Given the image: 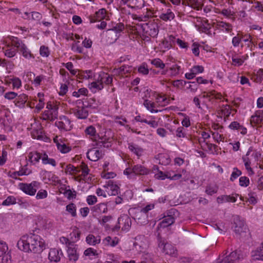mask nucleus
I'll return each instance as SVG.
<instances>
[{
  "instance_id": "f257e3e1",
  "label": "nucleus",
  "mask_w": 263,
  "mask_h": 263,
  "mask_svg": "<svg viewBox=\"0 0 263 263\" xmlns=\"http://www.w3.org/2000/svg\"><path fill=\"white\" fill-rule=\"evenodd\" d=\"M17 246L25 252L40 254L45 249L46 243L40 236L30 233L22 236L17 241Z\"/></svg>"
},
{
  "instance_id": "f03ea898",
  "label": "nucleus",
  "mask_w": 263,
  "mask_h": 263,
  "mask_svg": "<svg viewBox=\"0 0 263 263\" xmlns=\"http://www.w3.org/2000/svg\"><path fill=\"white\" fill-rule=\"evenodd\" d=\"M261 154L259 152L254 149L253 147H250L246 154L242 158L246 168L252 172L251 164L253 162H257Z\"/></svg>"
},
{
  "instance_id": "7ed1b4c3",
  "label": "nucleus",
  "mask_w": 263,
  "mask_h": 263,
  "mask_svg": "<svg viewBox=\"0 0 263 263\" xmlns=\"http://www.w3.org/2000/svg\"><path fill=\"white\" fill-rule=\"evenodd\" d=\"M158 247L161 249L162 252L165 255H168L173 257H177L178 251L174 246L170 243H167L161 237H158Z\"/></svg>"
},
{
  "instance_id": "20e7f679",
  "label": "nucleus",
  "mask_w": 263,
  "mask_h": 263,
  "mask_svg": "<svg viewBox=\"0 0 263 263\" xmlns=\"http://www.w3.org/2000/svg\"><path fill=\"white\" fill-rule=\"evenodd\" d=\"M40 183L36 181H32L30 183H20L18 184L19 189L24 193L30 196L35 195L37 190L40 187Z\"/></svg>"
},
{
  "instance_id": "39448f33",
  "label": "nucleus",
  "mask_w": 263,
  "mask_h": 263,
  "mask_svg": "<svg viewBox=\"0 0 263 263\" xmlns=\"http://www.w3.org/2000/svg\"><path fill=\"white\" fill-rule=\"evenodd\" d=\"M132 220L127 215H122L119 217L118 223L112 229L114 231H118L121 228L122 231L128 232L131 227Z\"/></svg>"
},
{
  "instance_id": "423d86ee",
  "label": "nucleus",
  "mask_w": 263,
  "mask_h": 263,
  "mask_svg": "<svg viewBox=\"0 0 263 263\" xmlns=\"http://www.w3.org/2000/svg\"><path fill=\"white\" fill-rule=\"evenodd\" d=\"M232 228L235 233L238 235H241L247 230L245 220L238 216L234 217Z\"/></svg>"
},
{
  "instance_id": "0eeeda50",
  "label": "nucleus",
  "mask_w": 263,
  "mask_h": 263,
  "mask_svg": "<svg viewBox=\"0 0 263 263\" xmlns=\"http://www.w3.org/2000/svg\"><path fill=\"white\" fill-rule=\"evenodd\" d=\"M55 125L61 130L69 131L72 128V124L70 120L66 116L60 117L55 122Z\"/></svg>"
},
{
  "instance_id": "6e6552de",
  "label": "nucleus",
  "mask_w": 263,
  "mask_h": 263,
  "mask_svg": "<svg viewBox=\"0 0 263 263\" xmlns=\"http://www.w3.org/2000/svg\"><path fill=\"white\" fill-rule=\"evenodd\" d=\"M171 211L164 213L162 215V220L159 223L158 228H165L173 224L175 222V218L172 215Z\"/></svg>"
},
{
  "instance_id": "1a4fd4ad",
  "label": "nucleus",
  "mask_w": 263,
  "mask_h": 263,
  "mask_svg": "<svg viewBox=\"0 0 263 263\" xmlns=\"http://www.w3.org/2000/svg\"><path fill=\"white\" fill-rule=\"evenodd\" d=\"M53 142L56 144L58 149L63 154H66L71 151V147L67 145L62 138L56 136L53 138Z\"/></svg>"
},
{
  "instance_id": "9d476101",
  "label": "nucleus",
  "mask_w": 263,
  "mask_h": 263,
  "mask_svg": "<svg viewBox=\"0 0 263 263\" xmlns=\"http://www.w3.org/2000/svg\"><path fill=\"white\" fill-rule=\"evenodd\" d=\"M133 217L136 222L140 225H145L148 221V215L143 213L140 210H136Z\"/></svg>"
},
{
  "instance_id": "9b49d317",
  "label": "nucleus",
  "mask_w": 263,
  "mask_h": 263,
  "mask_svg": "<svg viewBox=\"0 0 263 263\" xmlns=\"http://www.w3.org/2000/svg\"><path fill=\"white\" fill-rule=\"evenodd\" d=\"M67 253L68 259L72 262H75L79 258V254L77 252V245L74 243H69L67 247Z\"/></svg>"
},
{
  "instance_id": "f8f14e48",
  "label": "nucleus",
  "mask_w": 263,
  "mask_h": 263,
  "mask_svg": "<svg viewBox=\"0 0 263 263\" xmlns=\"http://www.w3.org/2000/svg\"><path fill=\"white\" fill-rule=\"evenodd\" d=\"M142 28L144 32L153 37L156 36L158 33V28L155 24L145 23L142 25Z\"/></svg>"
},
{
  "instance_id": "ddd939ff",
  "label": "nucleus",
  "mask_w": 263,
  "mask_h": 263,
  "mask_svg": "<svg viewBox=\"0 0 263 263\" xmlns=\"http://www.w3.org/2000/svg\"><path fill=\"white\" fill-rule=\"evenodd\" d=\"M132 171L134 175L138 176L147 175L151 172V170L149 169L140 164H138L133 166Z\"/></svg>"
},
{
  "instance_id": "4468645a",
  "label": "nucleus",
  "mask_w": 263,
  "mask_h": 263,
  "mask_svg": "<svg viewBox=\"0 0 263 263\" xmlns=\"http://www.w3.org/2000/svg\"><path fill=\"white\" fill-rule=\"evenodd\" d=\"M74 115L79 119H85L88 116V111L86 106H77L73 109Z\"/></svg>"
},
{
  "instance_id": "2eb2a0df",
  "label": "nucleus",
  "mask_w": 263,
  "mask_h": 263,
  "mask_svg": "<svg viewBox=\"0 0 263 263\" xmlns=\"http://www.w3.org/2000/svg\"><path fill=\"white\" fill-rule=\"evenodd\" d=\"M87 157L92 161H97L102 157V152L97 148H92L87 152Z\"/></svg>"
},
{
  "instance_id": "dca6fc26",
  "label": "nucleus",
  "mask_w": 263,
  "mask_h": 263,
  "mask_svg": "<svg viewBox=\"0 0 263 263\" xmlns=\"http://www.w3.org/2000/svg\"><path fill=\"white\" fill-rule=\"evenodd\" d=\"M62 254L61 249H51L49 252L48 258L51 261L58 262L60 260V255Z\"/></svg>"
},
{
  "instance_id": "f3484780",
  "label": "nucleus",
  "mask_w": 263,
  "mask_h": 263,
  "mask_svg": "<svg viewBox=\"0 0 263 263\" xmlns=\"http://www.w3.org/2000/svg\"><path fill=\"white\" fill-rule=\"evenodd\" d=\"M104 187L107 189L108 194L110 195L115 196L119 193V187L115 184L112 180H109Z\"/></svg>"
},
{
  "instance_id": "a211bd4d",
  "label": "nucleus",
  "mask_w": 263,
  "mask_h": 263,
  "mask_svg": "<svg viewBox=\"0 0 263 263\" xmlns=\"http://www.w3.org/2000/svg\"><path fill=\"white\" fill-rule=\"evenodd\" d=\"M58 111L57 108H54L52 110H45L43 114V119L44 120H49L53 121L57 118Z\"/></svg>"
},
{
  "instance_id": "6ab92c4d",
  "label": "nucleus",
  "mask_w": 263,
  "mask_h": 263,
  "mask_svg": "<svg viewBox=\"0 0 263 263\" xmlns=\"http://www.w3.org/2000/svg\"><path fill=\"white\" fill-rule=\"evenodd\" d=\"M239 254L237 251L231 252L229 255L227 256L221 261L217 263H233L235 261L239 259Z\"/></svg>"
},
{
  "instance_id": "aec40b11",
  "label": "nucleus",
  "mask_w": 263,
  "mask_h": 263,
  "mask_svg": "<svg viewBox=\"0 0 263 263\" xmlns=\"http://www.w3.org/2000/svg\"><path fill=\"white\" fill-rule=\"evenodd\" d=\"M128 148L132 153L137 156L138 158L142 156L144 152L142 148L133 142L128 143Z\"/></svg>"
},
{
  "instance_id": "412c9836",
  "label": "nucleus",
  "mask_w": 263,
  "mask_h": 263,
  "mask_svg": "<svg viewBox=\"0 0 263 263\" xmlns=\"http://www.w3.org/2000/svg\"><path fill=\"white\" fill-rule=\"evenodd\" d=\"M263 121V111L258 110L256 111L254 115L251 117L250 122L251 124L253 126L258 124H260Z\"/></svg>"
},
{
  "instance_id": "4be33fe9",
  "label": "nucleus",
  "mask_w": 263,
  "mask_h": 263,
  "mask_svg": "<svg viewBox=\"0 0 263 263\" xmlns=\"http://www.w3.org/2000/svg\"><path fill=\"white\" fill-rule=\"evenodd\" d=\"M215 27L218 29L224 31L228 33L231 32L232 30L231 24L222 21L217 22L215 24Z\"/></svg>"
},
{
  "instance_id": "5701e85b",
  "label": "nucleus",
  "mask_w": 263,
  "mask_h": 263,
  "mask_svg": "<svg viewBox=\"0 0 263 263\" xmlns=\"http://www.w3.org/2000/svg\"><path fill=\"white\" fill-rule=\"evenodd\" d=\"M17 97L14 101L15 105L20 108L23 107L27 101L28 96L24 93H22Z\"/></svg>"
},
{
  "instance_id": "b1692460",
  "label": "nucleus",
  "mask_w": 263,
  "mask_h": 263,
  "mask_svg": "<svg viewBox=\"0 0 263 263\" xmlns=\"http://www.w3.org/2000/svg\"><path fill=\"white\" fill-rule=\"evenodd\" d=\"M84 133L86 136H88L92 140L96 139L97 137L96 129L92 125L87 126L85 128Z\"/></svg>"
},
{
  "instance_id": "393cba45",
  "label": "nucleus",
  "mask_w": 263,
  "mask_h": 263,
  "mask_svg": "<svg viewBox=\"0 0 263 263\" xmlns=\"http://www.w3.org/2000/svg\"><path fill=\"white\" fill-rule=\"evenodd\" d=\"M5 55L11 58L14 57L17 52V49L12 45H8L5 48H3Z\"/></svg>"
},
{
  "instance_id": "a878e982",
  "label": "nucleus",
  "mask_w": 263,
  "mask_h": 263,
  "mask_svg": "<svg viewBox=\"0 0 263 263\" xmlns=\"http://www.w3.org/2000/svg\"><path fill=\"white\" fill-rule=\"evenodd\" d=\"M159 17L165 22L171 21L175 18V14L171 9H168L165 12L162 13L160 15Z\"/></svg>"
},
{
  "instance_id": "bb28decb",
  "label": "nucleus",
  "mask_w": 263,
  "mask_h": 263,
  "mask_svg": "<svg viewBox=\"0 0 263 263\" xmlns=\"http://www.w3.org/2000/svg\"><path fill=\"white\" fill-rule=\"evenodd\" d=\"M86 242L89 245L95 246L101 241L100 236H95L93 234H89L86 238Z\"/></svg>"
},
{
  "instance_id": "cd10ccee",
  "label": "nucleus",
  "mask_w": 263,
  "mask_h": 263,
  "mask_svg": "<svg viewBox=\"0 0 263 263\" xmlns=\"http://www.w3.org/2000/svg\"><path fill=\"white\" fill-rule=\"evenodd\" d=\"M113 139L112 138L100 137L99 138V144L104 147H110L112 144Z\"/></svg>"
},
{
  "instance_id": "c85d7f7f",
  "label": "nucleus",
  "mask_w": 263,
  "mask_h": 263,
  "mask_svg": "<svg viewBox=\"0 0 263 263\" xmlns=\"http://www.w3.org/2000/svg\"><path fill=\"white\" fill-rule=\"evenodd\" d=\"M88 87L92 91H96V90H102L104 88V86L103 84H102V82L99 80L98 78L97 81H93L90 83L88 85Z\"/></svg>"
},
{
  "instance_id": "c756f323",
  "label": "nucleus",
  "mask_w": 263,
  "mask_h": 263,
  "mask_svg": "<svg viewBox=\"0 0 263 263\" xmlns=\"http://www.w3.org/2000/svg\"><path fill=\"white\" fill-rule=\"evenodd\" d=\"M236 201V197L230 195H222L217 198V201L218 203H223L226 202H235Z\"/></svg>"
},
{
  "instance_id": "7c9ffc66",
  "label": "nucleus",
  "mask_w": 263,
  "mask_h": 263,
  "mask_svg": "<svg viewBox=\"0 0 263 263\" xmlns=\"http://www.w3.org/2000/svg\"><path fill=\"white\" fill-rule=\"evenodd\" d=\"M92 210L97 213H106L108 211V209L106 203H100L94 206Z\"/></svg>"
},
{
  "instance_id": "2f4dec72",
  "label": "nucleus",
  "mask_w": 263,
  "mask_h": 263,
  "mask_svg": "<svg viewBox=\"0 0 263 263\" xmlns=\"http://www.w3.org/2000/svg\"><path fill=\"white\" fill-rule=\"evenodd\" d=\"M99 80L102 82V84L105 83L106 84H110L112 82V78L110 76L108 73L105 72L101 73L99 76Z\"/></svg>"
},
{
  "instance_id": "473e14b6",
  "label": "nucleus",
  "mask_w": 263,
  "mask_h": 263,
  "mask_svg": "<svg viewBox=\"0 0 263 263\" xmlns=\"http://www.w3.org/2000/svg\"><path fill=\"white\" fill-rule=\"evenodd\" d=\"M106 12V10L104 8L99 9L98 11L96 12L94 18L90 20V22L93 23L96 21H99L100 20L104 18L105 17Z\"/></svg>"
},
{
  "instance_id": "72a5a7b5",
  "label": "nucleus",
  "mask_w": 263,
  "mask_h": 263,
  "mask_svg": "<svg viewBox=\"0 0 263 263\" xmlns=\"http://www.w3.org/2000/svg\"><path fill=\"white\" fill-rule=\"evenodd\" d=\"M119 242V239L117 237L111 238L107 236L103 240V243L105 246H116Z\"/></svg>"
},
{
  "instance_id": "f704fd0d",
  "label": "nucleus",
  "mask_w": 263,
  "mask_h": 263,
  "mask_svg": "<svg viewBox=\"0 0 263 263\" xmlns=\"http://www.w3.org/2000/svg\"><path fill=\"white\" fill-rule=\"evenodd\" d=\"M42 157V155L37 152H32L28 154L29 160L31 163L38 162Z\"/></svg>"
},
{
  "instance_id": "c9c22d12",
  "label": "nucleus",
  "mask_w": 263,
  "mask_h": 263,
  "mask_svg": "<svg viewBox=\"0 0 263 263\" xmlns=\"http://www.w3.org/2000/svg\"><path fill=\"white\" fill-rule=\"evenodd\" d=\"M143 105L146 108V109L150 111V112L152 113H156L159 111L158 110L154 109L155 107V103L149 100H145L143 103Z\"/></svg>"
},
{
  "instance_id": "e433bc0d",
  "label": "nucleus",
  "mask_w": 263,
  "mask_h": 263,
  "mask_svg": "<svg viewBox=\"0 0 263 263\" xmlns=\"http://www.w3.org/2000/svg\"><path fill=\"white\" fill-rule=\"evenodd\" d=\"M156 100L157 103H158L159 105L162 106H165L169 103V100L167 99V98L165 96L160 94L157 95V97H156Z\"/></svg>"
},
{
  "instance_id": "4c0bfd02",
  "label": "nucleus",
  "mask_w": 263,
  "mask_h": 263,
  "mask_svg": "<svg viewBox=\"0 0 263 263\" xmlns=\"http://www.w3.org/2000/svg\"><path fill=\"white\" fill-rule=\"evenodd\" d=\"M42 163L44 164H50L53 166L57 165V162L54 159L48 157L46 154H44L42 157Z\"/></svg>"
},
{
  "instance_id": "58836bf2",
  "label": "nucleus",
  "mask_w": 263,
  "mask_h": 263,
  "mask_svg": "<svg viewBox=\"0 0 263 263\" xmlns=\"http://www.w3.org/2000/svg\"><path fill=\"white\" fill-rule=\"evenodd\" d=\"M253 255L256 259L263 261V243L257 248L254 252Z\"/></svg>"
},
{
  "instance_id": "ea45409f",
  "label": "nucleus",
  "mask_w": 263,
  "mask_h": 263,
  "mask_svg": "<svg viewBox=\"0 0 263 263\" xmlns=\"http://www.w3.org/2000/svg\"><path fill=\"white\" fill-rule=\"evenodd\" d=\"M150 62L151 63L155 66L156 68H159L161 69H164L165 66L163 61L159 58H156L151 60H150Z\"/></svg>"
},
{
  "instance_id": "a19ab883",
  "label": "nucleus",
  "mask_w": 263,
  "mask_h": 263,
  "mask_svg": "<svg viewBox=\"0 0 263 263\" xmlns=\"http://www.w3.org/2000/svg\"><path fill=\"white\" fill-rule=\"evenodd\" d=\"M247 201L250 204H255L257 202V195L255 192L250 191L248 195Z\"/></svg>"
},
{
  "instance_id": "79ce46f5",
  "label": "nucleus",
  "mask_w": 263,
  "mask_h": 263,
  "mask_svg": "<svg viewBox=\"0 0 263 263\" xmlns=\"http://www.w3.org/2000/svg\"><path fill=\"white\" fill-rule=\"evenodd\" d=\"M159 163L166 165L171 162V159L166 154H160L159 155Z\"/></svg>"
},
{
  "instance_id": "37998d69",
  "label": "nucleus",
  "mask_w": 263,
  "mask_h": 263,
  "mask_svg": "<svg viewBox=\"0 0 263 263\" xmlns=\"http://www.w3.org/2000/svg\"><path fill=\"white\" fill-rule=\"evenodd\" d=\"M180 66L178 65L174 64L172 65V66L169 68L171 77H173L178 75L180 73Z\"/></svg>"
},
{
  "instance_id": "c03bdc74",
  "label": "nucleus",
  "mask_w": 263,
  "mask_h": 263,
  "mask_svg": "<svg viewBox=\"0 0 263 263\" xmlns=\"http://www.w3.org/2000/svg\"><path fill=\"white\" fill-rule=\"evenodd\" d=\"M81 233L80 231L77 228H74L72 232L70 233V238L73 241H77L80 238Z\"/></svg>"
},
{
  "instance_id": "a18cd8bd",
  "label": "nucleus",
  "mask_w": 263,
  "mask_h": 263,
  "mask_svg": "<svg viewBox=\"0 0 263 263\" xmlns=\"http://www.w3.org/2000/svg\"><path fill=\"white\" fill-rule=\"evenodd\" d=\"M176 135L179 138H187L186 129L183 126L178 127L176 131Z\"/></svg>"
},
{
  "instance_id": "49530a36",
  "label": "nucleus",
  "mask_w": 263,
  "mask_h": 263,
  "mask_svg": "<svg viewBox=\"0 0 263 263\" xmlns=\"http://www.w3.org/2000/svg\"><path fill=\"white\" fill-rule=\"evenodd\" d=\"M218 187L216 185H209L206 186L205 193L209 195H212L216 193L218 191Z\"/></svg>"
},
{
  "instance_id": "de8ad7c7",
  "label": "nucleus",
  "mask_w": 263,
  "mask_h": 263,
  "mask_svg": "<svg viewBox=\"0 0 263 263\" xmlns=\"http://www.w3.org/2000/svg\"><path fill=\"white\" fill-rule=\"evenodd\" d=\"M66 211L71 214V215L74 217L77 216L76 206L74 203H70L66 207Z\"/></svg>"
},
{
  "instance_id": "09e8293b",
  "label": "nucleus",
  "mask_w": 263,
  "mask_h": 263,
  "mask_svg": "<svg viewBox=\"0 0 263 263\" xmlns=\"http://www.w3.org/2000/svg\"><path fill=\"white\" fill-rule=\"evenodd\" d=\"M11 42L12 45L14 46L15 48L20 49L23 45H25V44L23 43V42L19 40L17 37H12L11 39Z\"/></svg>"
},
{
  "instance_id": "8fccbe9b",
  "label": "nucleus",
  "mask_w": 263,
  "mask_h": 263,
  "mask_svg": "<svg viewBox=\"0 0 263 263\" xmlns=\"http://www.w3.org/2000/svg\"><path fill=\"white\" fill-rule=\"evenodd\" d=\"M21 52L22 53L23 56L26 59H30L32 57L30 51L28 49L27 46L23 45V47L20 49Z\"/></svg>"
},
{
  "instance_id": "3c124183",
  "label": "nucleus",
  "mask_w": 263,
  "mask_h": 263,
  "mask_svg": "<svg viewBox=\"0 0 263 263\" xmlns=\"http://www.w3.org/2000/svg\"><path fill=\"white\" fill-rule=\"evenodd\" d=\"M16 203V198L12 196H8L2 202V205L5 206H8L12 204H14Z\"/></svg>"
},
{
  "instance_id": "603ef678",
  "label": "nucleus",
  "mask_w": 263,
  "mask_h": 263,
  "mask_svg": "<svg viewBox=\"0 0 263 263\" xmlns=\"http://www.w3.org/2000/svg\"><path fill=\"white\" fill-rule=\"evenodd\" d=\"M88 93V90L85 88H81L78 91H74L72 92V96L79 98L81 96H86Z\"/></svg>"
},
{
  "instance_id": "864d4df0",
  "label": "nucleus",
  "mask_w": 263,
  "mask_h": 263,
  "mask_svg": "<svg viewBox=\"0 0 263 263\" xmlns=\"http://www.w3.org/2000/svg\"><path fill=\"white\" fill-rule=\"evenodd\" d=\"M48 192L46 190L41 189L37 192L35 196L37 200L44 199L47 197Z\"/></svg>"
},
{
  "instance_id": "5fc2aeb1",
  "label": "nucleus",
  "mask_w": 263,
  "mask_h": 263,
  "mask_svg": "<svg viewBox=\"0 0 263 263\" xmlns=\"http://www.w3.org/2000/svg\"><path fill=\"white\" fill-rule=\"evenodd\" d=\"M40 54L43 57H48L50 54L49 48L44 45H42L40 48Z\"/></svg>"
},
{
  "instance_id": "6e6d98bb",
  "label": "nucleus",
  "mask_w": 263,
  "mask_h": 263,
  "mask_svg": "<svg viewBox=\"0 0 263 263\" xmlns=\"http://www.w3.org/2000/svg\"><path fill=\"white\" fill-rule=\"evenodd\" d=\"M138 71L140 73L143 75H147L149 72L147 65L145 63H142L138 69Z\"/></svg>"
},
{
  "instance_id": "4d7b16f0",
  "label": "nucleus",
  "mask_w": 263,
  "mask_h": 263,
  "mask_svg": "<svg viewBox=\"0 0 263 263\" xmlns=\"http://www.w3.org/2000/svg\"><path fill=\"white\" fill-rule=\"evenodd\" d=\"M189 85L187 87V88L189 89L191 92L195 93L198 89V85L197 83L195 81L193 82H186Z\"/></svg>"
},
{
  "instance_id": "13d9d810",
  "label": "nucleus",
  "mask_w": 263,
  "mask_h": 263,
  "mask_svg": "<svg viewBox=\"0 0 263 263\" xmlns=\"http://www.w3.org/2000/svg\"><path fill=\"white\" fill-rule=\"evenodd\" d=\"M114 118L115 122L121 126H125V123L127 122V120L122 116H115Z\"/></svg>"
},
{
  "instance_id": "bf43d9fd",
  "label": "nucleus",
  "mask_w": 263,
  "mask_h": 263,
  "mask_svg": "<svg viewBox=\"0 0 263 263\" xmlns=\"http://www.w3.org/2000/svg\"><path fill=\"white\" fill-rule=\"evenodd\" d=\"M26 173L25 171H19L17 172H14L12 173H10L9 174V177H10L12 178L15 179H19L21 180V179L18 178L17 176H21L23 175H26Z\"/></svg>"
},
{
  "instance_id": "052dcab7",
  "label": "nucleus",
  "mask_w": 263,
  "mask_h": 263,
  "mask_svg": "<svg viewBox=\"0 0 263 263\" xmlns=\"http://www.w3.org/2000/svg\"><path fill=\"white\" fill-rule=\"evenodd\" d=\"M241 175V172L238 170L237 167H234L233 168V172L231 174L230 177V180L231 181H233L235 179H236L237 177L240 176Z\"/></svg>"
},
{
  "instance_id": "680f3d73",
  "label": "nucleus",
  "mask_w": 263,
  "mask_h": 263,
  "mask_svg": "<svg viewBox=\"0 0 263 263\" xmlns=\"http://www.w3.org/2000/svg\"><path fill=\"white\" fill-rule=\"evenodd\" d=\"M212 137L215 141L219 143L220 141H223L224 137L222 135L219 134L218 132H215L212 133Z\"/></svg>"
},
{
  "instance_id": "e2e57ef3",
  "label": "nucleus",
  "mask_w": 263,
  "mask_h": 263,
  "mask_svg": "<svg viewBox=\"0 0 263 263\" xmlns=\"http://www.w3.org/2000/svg\"><path fill=\"white\" fill-rule=\"evenodd\" d=\"M245 60L246 58H243V57L242 58H238L233 57H232L233 64L234 66H240L243 63Z\"/></svg>"
},
{
  "instance_id": "0e129e2a",
  "label": "nucleus",
  "mask_w": 263,
  "mask_h": 263,
  "mask_svg": "<svg viewBox=\"0 0 263 263\" xmlns=\"http://www.w3.org/2000/svg\"><path fill=\"white\" fill-rule=\"evenodd\" d=\"M249 179L246 176L240 177L239 178V185L241 186L246 187L249 185Z\"/></svg>"
},
{
  "instance_id": "69168bd1",
  "label": "nucleus",
  "mask_w": 263,
  "mask_h": 263,
  "mask_svg": "<svg viewBox=\"0 0 263 263\" xmlns=\"http://www.w3.org/2000/svg\"><path fill=\"white\" fill-rule=\"evenodd\" d=\"M186 84V82L182 80H177L172 82V84L173 86L180 88L184 86Z\"/></svg>"
},
{
  "instance_id": "338daca9",
  "label": "nucleus",
  "mask_w": 263,
  "mask_h": 263,
  "mask_svg": "<svg viewBox=\"0 0 263 263\" xmlns=\"http://www.w3.org/2000/svg\"><path fill=\"white\" fill-rule=\"evenodd\" d=\"M191 69L195 76L198 73H202L204 71L203 67L199 65L194 66Z\"/></svg>"
},
{
  "instance_id": "774afa93",
  "label": "nucleus",
  "mask_w": 263,
  "mask_h": 263,
  "mask_svg": "<svg viewBox=\"0 0 263 263\" xmlns=\"http://www.w3.org/2000/svg\"><path fill=\"white\" fill-rule=\"evenodd\" d=\"M81 167L82 172V175L84 178H85L89 174L90 170L87 165L84 163H82Z\"/></svg>"
}]
</instances>
